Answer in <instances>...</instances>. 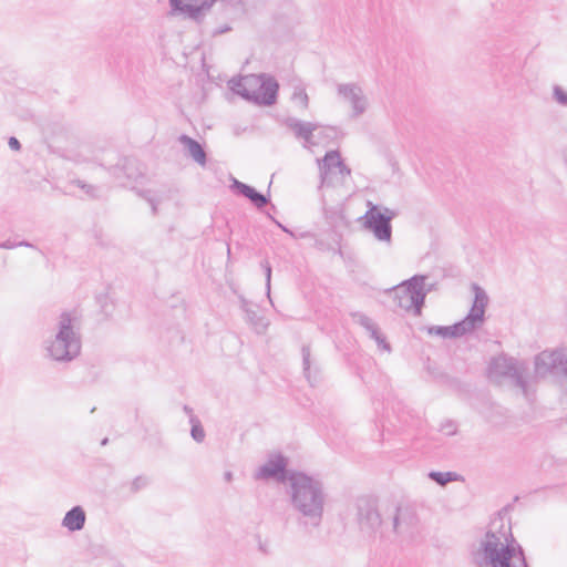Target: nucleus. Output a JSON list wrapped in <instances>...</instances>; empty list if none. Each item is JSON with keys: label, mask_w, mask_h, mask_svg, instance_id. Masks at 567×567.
Instances as JSON below:
<instances>
[{"label": "nucleus", "mask_w": 567, "mask_h": 567, "mask_svg": "<svg viewBox=\"0 0 567 567\" xmlns=\"http://www.w3.org/2000/svg\"><path fill=\"white\" fill-rule=\"evenodd\" d=\"M17 247V243H12L10 240H6L3 243H0V248L2 249H13Z\"/></svg>", "instance_id": "obj_35"}, {"label": "nucleus", "mask_w": 567, "mask_h": 567, "mask_svg": "<svg viewBox=\"0 0 567 567\" xmlns=\"http://www.w3.org/2000/svg\"><path fill=\"white\" fill-rule=\"evenodd\" d=\"M215 0H169L173 12H178L197 20L205 9L212 7Z\"/></svg>", "instance_id": "obj_16"}, {"label": "nucleus", "mask_w": 567, "mask_h": 567, "mask_svg": "<svg viewBox=\"0 0 567 567\" xmlns=\"http://www.w3.org/2000/svg\"><path fill=\"white\" fill-rule=\"evenodd\" d=\"M429 477L441 486H445L450 482L457 480V474L453 472H436L429 473Z\"/></svg>", "instance_id": "obj_23"}, {"label": "nucleus", "mask_w": 567, "mask_h": 567, "mask_svg": "<svg viewBox=\"0 0 567 567\" xmlns=\"http://www.w3.org/2000/svg\"><path fill=\"white\" fill-rule=\"evenodd\" d=\"M320 173V188L326 189L329 182V169L337 167L341 181H347L350 177L351 171L341 159L338 151H329L322 158L317 159Z\"/></svg>", "instance_id": "obj_14"}, {"label": "nucleus", "mask_w": 567, "mask_h": 567, "mask_svg": "<svg viewBox=\"0 0 567 567\" xmlns=\"http://www.w3.org/2000/svg\"><path fill=\"white\" fill-rule=\"evenodd\" d=\"M474 567H528L522 546L504 517L494 519L471 553Z\"/></svg>", "instance_id": "obj_1"}, {"label": "nucleus", "mask_w": 567, "mask_h": 567, "mask_svg": "<svg viewBox=\"0 0 567 567\" xmlns=\"http://www.w3.org/2000/svg\"><path fill=\"white\" fill-rule=\"evenodd\" d=\"M351 318L355 323L364 328L367 332H369L377 324L371 318L359 311L351 312Z\"/></svg>", "instance_id": "obj_25"}, {"label": "nucleus", "mask_w": 567, "mask_h": 567, "mask_svg": "<svg viewBox=\"0 0 567 567\" xmlns=\"http://www.w3.org/2000/svg\"><path fill=\"white\" fill-rule=\"evenodd\" d=\"M285 125L293 132L298 140L303 141V147L313 152L316 146L328 145L336 136L333 127L321 126L317 123L305 122L296 117H288Z\"/></svg>", "instance_id": "obj_7"}, {"label": "nucleus", "mask_w": 567, "mask_h": 567, "mask_svg": "<svg viewBox=\"0 0 567 567\" xmlns=\"http://www.w3.org/2000/svg\"><path fill=\"white\" fill-rule=\"evenodd\" d=\"M243 309L246 313L247 322L254 328V330L259 334L265 333L269 326V321L265 317L259 316L256 310L248 308L246 302H244Z\"/></svg>", "instance_id": "obj_21"}, {"label": "nucleus", "mask_w": 567, "mask_h": 567, "mask_svg": "<svg viewBox=\"0 0 567 567\" xmlns=\"http://www.w3.org/2000/svg\"><path fill=\"white\" fill-rule=\"evenodd\" d=\"M534 373L539 379L567 377V348L547 349L536 354Z\"/></svg>", "instance_id": "obj_8"}, {"label": "nucleus", "mask_w": 567, "mask_h": 567, "mask_svg": "<svg viewBox=\"0 0 567 567\" xmlns=\"http://www.w3.org/2000/svg\"><path fill=\"white\" fill-rule=\"evenodd\" d=\"M338 95L350 104L351 116L359 117L369 109V99L362 87L357 83H341L337 85Z\"/></svg>", "instance_id": "obj_13"}, {"label": "nucleus", "mask_w": 567, "mask_h": 567, "mask_svg": "<svg viewBox=\"0 0 567 567\" xmlns=\"http://www.w3.org/2000/svg\"><path fill=\"white\" fill-rule=\"evenodd\" d=\"M257 542H258V549L264 553V554H267L269 553V549H270V544L268 540H262L259 536L257 538Z\"/></svg>", "instance_id": "obj_32"}, {"label": "nucleus", "mask_w": 567, "mask_h": 567, "mask_svg": "<svg viewBox=\"0 0 567 567\" xmlns=\"http://www.w3.org/2000/svg\"><path fill=\"white\" fill-rule=\"evenodd\" d=\"M178 141L186 150L188 156H190L197 164L202 166L206 164V153L197 141L185 134L181 135Z\"/></svg>", "instance_id": "obj_19"}, {"label": "nucleus", "mask_w": 567, "mask_h": 567, "mask_svg": "<svg viewBox=\"0 0 567 567\" xmlns=\"http://www.w3.org/2000/svg\"><path fill=\"white\" fill-rule=\"evenodd\" d=\"M233 187L244 197L248 198L257 208H261L268 204V198L261 193L257 192L254 187L241 183L237 179L234 181Z\"/></svg>", "instance_id": "obj_20"}, {"label": "nucleus", "mask_w": 567, "mask_h": 567, "mask_svg": "<svg viewBox=\"0 0 567 567\" xmlns=\"http://www.w3.org/2000/svg\"><path fill=\"white\" fill-rule=\"evenodd\" d=\"M265 269L267 295L270 296L271 267L268 261L261 264Z\"/></svg>", "instance_id": "obj_30"}, {"label": "nucleus", "mask_w": 567, "mask_h": 567, "mask_svg": "<svg viewBox=\"0 0 567 567\" xmlns=\"http://www.w3.org/2000/svg\"><path fill=\"white\" fill-rule=\"evenodd\" d=\"M368 205L369 209L363 216L364 228L370 230L379 241L391 243V220L395 217V213L386 207L381 209L371 202Z\"/></svg>", "instance_id": "obj_9"}, {"label": "nucleus", "mask_w": 567, "mask_h": 567, "mask_svg": "<svg viewBox=\"0 0 567 567\" xmlns=\"http://www.w3.org/2000/svg\"><path fill=\"white\" fill-rule=\"evenodd\" d=\"M80 322L75 312H62L54 328L53 337L45 341L47 354L59 362H70L81 351Z\"/></svg>", "instance_id": "obj_3"}, {"label": "nucleus", "mask_w": 567, "mask_h": 567, "mask_svg": "<svg viewBox=\"0 0 567 567\" xmlns=\"http://www.w3.org/2000/svg\"><path fill=\"white\" fill-rule=\"evenodd\" d=\"M301 352L305 375L309 381V385L315 386L313 381L317 379L318 368L311 358L310 348L308 346H303Z\"/></svg>", "instance_id": "obj_22"}, {"label": "nucleus", "mask_w": 567, "mask_h": 567, "mask_svg": "<svg viewBox=\"0 0 567 567\" xmlns=\"http://www.w3.org/2000/svg\"><path fill=\"white\" fill-rule=\"evenodd\" d=\"M553 96L558 104L567 106V92L561 86H554Z\"/></svg>", "instance_id": "obj_29"}, {"label": "nucleus", "mask_w": 567, "mask_h": 567, "mask_svg": "<svg viewBox=\"0 0 567 567\" xmlns=\"http://www.w3.org/2000/svg\"><path fill=\"white\" fill-rule=\"evenodd\" d=\"M474 291V300L468 315L452 326H430L426 332L430 336H437L443 339L460 338L480 328L485 320V309L488 297L484 289L478 285L472 286Z\"/></svg>", "instance_id": "obj_4"}, {"label": "nucleus", "mask_w": 567, "mask_h": 567, "mask_svg": "<svg viewBox=\"0 0 567 567\" xmlns=\"http://www.w3.org/2000/svg\"><path fill=\"white\" fill-rule=\"evenodd\" d=\"M288 461L281 454H270L268 458L256 470L254 477L261 481L281 482L286 488L287 476L291 471H287Z\"/></svg>", "instance_id": "obj_12"}, {"label": "nucleus", "mask_w": 567, "mask_h": 567, "mask_svg": "<svg viewBox=\"0 0 567 567\" xmlns=\"http://www.w3.org/2000/svg\"><path fill=\"white\" fill-rule=\"evenodd\" d=\"M527 367L524 362L516 360L505 353L494 357L488 365V374L492 379L511 378L515 384L523 390L526 388L524 373Z\"/></svg>", "instance_id": "obj_11"}, {"label": "nucleus", "mask_w": 567, "mask_h": 567, "mask_svg": "<svg viewBox=\"0 0 567 567\" xmlns=\"http://www.w3.org/2000/svg\"><path fill=\"white\" fill-rule=\"evenodd\" d=\"M145 198L151 204L152 210L155 214L156 209H157V203L155 202V199L153 197H145Z\"/></svg>", "instance_id": "obj_36"}, {"label": "nucleus", "mask_w": 567, "mask_h": 567, "mask_svg": "<svg viewBox=\"0 0 567 567\" xmlns=\"http://www.w3.org/2000/svg\"><path fill=\"white\" fill-rule=\"evenodd\" d=\"M442 431H443L446 435H453V434H455L456 429H455L454 424L449 423V424H446L445 426H443V427H442Z\"/></svg>", "instance_id": "obj_34"}, {"label": "nucleus", "mask_w": 567, "mask_h": 567, "mask_svg": "<svg viewBox=\"0 0 567 567\" xmlns=\"http://www.w3.org/2000/svg\"><path fill=\"white\" fill-rule=\"evenodd\" d=\"M285 493L291 509L307 524L320 525L328 495L319 477L301 471H291L287 476Z\"/></svg>", "instance_id": "obj_2"}, {"label": "nucleus", "mask_w": 567, "mask_h": 567, "mask_svg": "<svg viewBox=\"0 0 567 567\" xmlns=\"http://www.w3.org/2000/svg\"><path fill=\"white\" fill-rule=\"evenodd\" d=\"M346 181L340 179V175L338 174V168L333 167L329 169V182L326 185V188L328 187H339L343 185Z\"/></svg>", "instance_id": "obj_28"}, {"label": "nucleus", "mask_w": 567, "mask_h": 567, "mask_svg": "<svg viewBox=\"0 0 567 567\" xmlns=\"http://www.w3.org/2000/svg\"><path fill=\"white\" fill-rule=\"evenodd\" d=\"M265 74H248L238 80H230V89L247 101L257 103V94L262 87Z\"/></svg>", "instance_id": "obj_15"}, {"label": "nucleus", "mask_w": 567, "mask_h": 567, "mask_svg": "<svg viewBox=\"0 0 567 567\" xmlns=\"http://www.w3.org/2000/svg\"><path fill=\"white\" fill-rule=\"evenodd\" d=\"M73 183L76 184L78 187L83 189L87 195L95 196V187L94 186L89 185L80 179H76Z\"/></svg>", "instance_id": "obj_31"}, {"label": "nucleus", "mask_w": 567, "mask_h": 567, "mask_svg": "<svg viewBox=\"0 0 567 567\" xmlns=\"http://www.w3.org/2000/svg\"><path fill=\"white\" fill-rule=\"evenodd\" d=\"M426 276L415 275L393 288V298L396 305L405 311L420 316L426 295L432 291L433 285H426Z\"/></svg>", "instance_id": "obj_6"}, {"label": "nucleus", "mask_w": 567, "mask_h": 567, "mask_svg": "<svg viewBox=\"0 0 567 567\" xmlns=\"http://www.w3.org/2000/svg\"><path fill=\"white\" fill-rule=\"evenodd\" d=\"M357 522L361 532L382 540V532L385 529L386 520L383 519L377 504L370 497L358 499Z\"/></svg>", "instance_id": "obj_10"}, {"label": "nucleus", "mask_w": 567, "mask_h": 567, "mask_svg": "<svg viewBox=\"0 0 567 567\" xmlns=\"http://www.w3.org/2000/svg\"><path fill=\"white\" fill-rule=\"evenodd\" d=\"M291 100L295 104H297L301 110L308 109L309 97L306 93V90L301 85L295 86Z\"/></svg>", "instance_id": "obj_24"}, {"label": "nucleus", "mask_w": 567, "mask_h": 567, "mask_svg": "<svg viewBox=\"0 0 567 567\" xmlns=\"http://www.w3.org/2000/svg\"><path fill=\"white\" fill-rule=\"evenodd\" d=\"M8 144H9V147L13 151H20V148H21L20 142L18 141V138H16L13 136L9 138Z\"/></svg>", "instance_id": "obj_33"}, {"label": "nucleus", "mask_w": 567, "mask_h": 567, "mask_svg": "<svg viewBox=\"0 0 567 567\" xmlns=\"http://www.w3.org/2000/svg\"><path fill=\"white\" fill-rule=\"evenodd\" d=\"M17 247H33V245L31 243L22 240L17 243Z\"/></svg>", "instance_id": "obj_37"}, {"label": "nucleus", "mask_w": 567, "mask_h": 567, "mask_svg": "<svg viewBox=\"0 0 567 567\" xmlns=\"http://www.w3.org/2000/svg\"><path fill=\"white\" fill-rule=\"evenodd\" d=\"M224 478L226 482H230L233 480V473L231 472H226L224 474Z\"/></svg>", "instance_id": "obj_38"}, {"label": "nucleus", "mask_w": 567, "mask_h": 567, "mask_svg": "<svg viewBox=\"0 0 567 567\" xmlns=\"http://www.w3.org/2000/svg\"><path fill=\"white\" fill-rule=\"evenodd\" d=\"M368 333L377 342L380 349L388 352L391 350L390 344L386 342L385 337L380 332V329L377 324Z\"/></svg>", "instance_id": "obj_26"}, {"label": "nucleus", "mask_w": 567, "mask_h": 567, "mask_svg": "<svg viewBox=\"0 0 567 567\" xmlns=\"http://www.w3.org/2000/svg\"><path fill=\"white\" fill-rule=\"evenodd\" d=\"M278 225H279V227H280L284 231H286V233H290V231L287 229V227L282 226V225H281V224H279V223H278Z\"/></svg>", "instance_id": "obj_39"}, {"label": "nucleus", "mask_w": 567, "mask_h": 567, "mask_svg": "<svg viewBox=\"0 0 567 567\" xmlns=\"http://www.w3.org/2000/svg\"><path fill=\"white\" fill-rule=\"evenodd\" d=\"M86 522V514L83 507L74 506L68 511L62 519V527L71 533L83 529Z\"/></svg>", "instance_id": "obj_17"}, {"label": "nucleus", "mask_w": 567, "mask_h": 567, "mask_svg": "<svg viewBox=\"0 0 567 567\" xmlns=\"http://www.w3.org/2000/svg\"><path fill=\"white\" fill-rule=\"evenodd\" d=\"M190 423H192V431H190V435L192 437L200 443L204 441L205 439V432H204V429L200 426V424L195 421L193 417L190 419Z\"/></svg>", "instance_id": "obj_27"}, {"label": "nucleus", "mask_w": 567, "mask_h": 567, "mask_svg": "<svg viewBox=\"0 0 567 567\" xmlns=\"http://www.w3.org/2000/svg\"><path fill=\"white\" fill-rule=\"evenodd\" d=\"M419 527L420 517L416 508L410 504L400 503L386 519L382 540L396 544L410 543L416 537Z\"/></svg>", "instance_id": "obj_5"}, {"label": "nucleus", "mask_w": 567, "mask_h": 567, "mask_svg": "<svg viewBox=\"0 0 567 567\" xmlns=\"http://www.w3.org/2000/svg\"><path fill=\"white\" fill-rule=\"evenodd\" d=\"M264 84L257 94V104L272 105L277 100L278 82L272 76L265 74Z\"/></svg>", "instance_id": "obj_18"}, {"label": "nucleus", "mask_w": 567, "mask_h": 567, "mask_svg": "<svg viewBox=\"0 0 567 567\" xmlns=\"http://www.w3.org/2000/svg\"><path fill=\"white\" fill-rule=\"evenodd\" d=\"M227 255L228 256L230 255V247H229V245L227 246Z\"/></svg>", "instance_id": "obj_40"}]
</instances>
